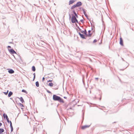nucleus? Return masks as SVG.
<instances>
[{
	"label": "nucleus",
	"instance_id": "nucleus-28",
	"mask_svg": "<svg viewBox=\"0 0 134 134\" xmlns=\"http://www.w3.org/2000/svg\"><path fill=\"white\" fill-rule=\"evenodd\" d=\"M34 80L35 78V73H34Z\"/></svg>",
	"mask_w": 134,
	"mask_h": 134
},
{
	"label": "nucleus",
	"instance_id": "nucleus-19",
	"mask_svg": "<svg viewBox=\"0 0 134 134\" xmlns=\"http://www.w3.org/2000/svg\"><path fill=\"white\" fill-rule=\"evenodd\" d=\"M77 7V6H76V4H75V5H74L72 7V8H75V7Z\"/></svg>",
	"mask_w": 134,
	"mask_h": 134
},
{
	"label": "nucleus",
	"instance_id": "nucleus-12",
	"mask_svg": "<svg viewBox=\"0 0 134 134\" xmlns=\"http://www.w3.org/2000/svg\"><path fill=\"white\" fill-rule=\"evenodd\" d=\"M23 119H28V117L27 115H24V116H23Z\"/></svg>",
	"mask_w": 134,
	"mask_h": 134
},
{
	"label": "nucleus",
	"instance_id": "nucleus-13",
	"mask_svg": "<svg viewBox=\"0 0 134 134\" xmlns=\"http://www.w3.org/2000/svg\"><path fill=\"white\" fill-rule=\"evenodd\" d=\"M79 35L82 38H85L84 36L83 35L81 34L80 33H79Z\"/></svg>",
	"mask_w": 134,
	"mask_h": 134
},
{
	"label": "nucleus",
	"instance_id": "nucleus-5",
	"mask_svg": "<svg viewBox=\"0 0 134 134\" xmlns=\"http://www.w3.org/2000/svg\"><path fill=\"white\" fill-rule=\"evenodd\" d=\"M90 126L88 125H84L81 126V129L82 130H85V129L89 127Z\"/></svg>",
	"mask_w": 134,
	"mask_h": 134
},
{
	"label": "nucleus",
	"instance_id": "nucleus-29",
	"mask_svg": "<svg viewBox=\"0 0 134 134\" xmlns=\"http://www.w3.org/2000/svg\"><path fill=\"white\" fill-rule=\"evenodd\" d=\"M45 79V78L43 77L42 78V81H43Z\"/></svg>",
	"mask_w": 134,
	"mask_h": 134
},
{
	"label": "nucleus",
	"instance_id": "nucleus-27",
	"mask_svg": "<svg viewBox=\"0 0 134 134\" xmlns=\"http://www.w3.org/2000/svg\"><path fill=\"white\" fill-rule=\"evenodd\" d=\"M5 117H6V119H8V116H7V115H6Z\"/></svg>",
	"mask_w": 134,
	"mask_h": 134
},
{
	"label": "nucleus",
	"instance_id": "nucleus-33",
	"mask_svg": "<svg viewBox=\"0 0 134 134\" xmlns=\"http://www.w3.org/2000/svg\"><path fill=\"white\" fill-rule=\"evenodd\" d=\"M2 125V123H1V122H0V126H1Z\"/></svg>",
	"mask_w": 134,
	"mask_h": 134
},
{
	"label": "nucleus",
	"instance_id": "nucleus-35",
	"mask_svg": "<svg viewBox=\"0 0 134 134\" xmlns=\"http://www.w3.org/2000/svg\"><path fill=\"white\" fill-rule=\"evenodd\" d=\"M3 116H4V117H5L4 116V115H3Z\"/></svg>",
	"mask_w": 134,
	"mask_h": 134
},
{
	"label": "nucleus",
	"instance_id": "nucleus-25",
	"mask_svg": "<svg viewBox=\"0 0 134 134\" xmlns=\"http://www.w3.org/2000/svg\"><path fill=\"white\" fill-rule=\"evenodd\" d=\"M11 127V132H12L13 131V127Z\"/></svg>",
	"mask_w": 134,
	"mask_h": 134
},
{
	"label": "nucleus",
	"instance_id": "nucleus-2",
	"mask_svg": "<svg viewBox=\"0 0 134 134\" xmlns=\"http://www.w3.org/2000/svg\"><path fill=\"white\" fill-rule=\"evenodd\" d=\"M71 21L72 23H78L77 20L76 19L74 15H72V17L71 18Z\"/></svg>",
	"mask_w": 134,
	"mask_h": 134
},
{
	"label": "nucleus",
	"instance_id": "nucleus-11",
	"mask_svg": "<svg viewBox=\"0 0 134 134\" xmlns=\"http://www.w3.org/2000/svg\"><path fill=\"white\" fill-rule=\"evenodd\" d=\"M13 93L12 92L10 91L8 94V96L9 97H10L12 94Z\"/></svg>",
	"mask_w": 134,
	"mask_h": 134
},
{
	"label": "nucleus",
	"instance_id": "nucleus-1",
	"mask_svg": "<svg viewBox=\"0 0 134 134\" xmlns=\"http://www.w3.org/2000/svg\"><path fill=\"white\" fill-rule=\"evenodd\" d=\"M53 99L54 100H57L60 102L64 103V101L60 97L55 95H54L53 96Z\"/></svg>",
	"mask_w": 134,
	"mask_h": 134
},
{
	"label": "nucleus",
	"instance_id": "nucleus-15",
	"mask_svg": "<svg viewBox=\"0 0 134 134\" xmlns=\"http://www.w3.org/2000/svg\"><path fill=\"white\" fill-rule=\"evenodd\" d=\"M36 86L37 87H38L39 86V84L38 82L37 81L35 83Z\"/></svg>",
	"mask_w": 134,
	"mask_h": 134
},
{
	"label": "nucleus",
	"instance_id": "nucleus-6",
	"mask_svg": "<svg viewBox=\"0 0 134 134\" xmlns=\"http://www.w3.org/2000/svg\"><path fill=\"white\" fill-rule=\"evenodd\" d=\"M120 44L122 46H123V40L121 37H120Z\"/></svg>",
	"mask_w": 134,
	"mask_h": 134
},
{
	"label": "nucleus",
	"instance_id": "nucleus-14",
	"mask_svg": "<svg viewBox=\"0 0 134 134\" xmlns=\"http://www.w3.org/2000/svg\"><path fill=\"white\" fill-rule=\"evenodd\" d=\"M20 99V101L22 103H23L24 102V101L22 97H21Z\"/></svg>",
	"mask_w": 134,
	"mask_h": 134
},
{
	"label": "nucleus",
	"instance_id": "nucleus-21",
	"mask_svg": "<svg viewBox=\"0 0 134 134\" xmlns=\"http://www.w3.org/2000/svg\"><path fill=\"white\" fill-rule=\"evenodd\" d=\"M74 14H75V16L76 17H77V14H76V13L75 12V11H74Z\"/></svg>",
	"mask_w": 134,
	"mask_h": 134
},
{
	"label": "nucleus",
	"instance_id": "nucleus-10",
	"mask_svg": "<svg viewBox=\"0 0 134 134\" xmlns=\"http://www.w3.org/2000/svg\"><path fill=\"white\" fill-rule=\"evenodd\" d=\"M8 72L10 74H12L14 72V71L12 69L8 70Z\"/></svg>",
	"mask_w": 134,
	"mask_h": 134
},
{
	"label": "nucleus",
	"instance_id": "nucleus-17",
	"mask_svg": "<svg viewBox=\"0 0 134 134\" xmlns=\"http://www.w3.org/2000/svg\"><path fill=\"white\" fill-rule=\"evenodd\" d=\"M4 130L3 129H0V133H2L4 132Z\"/></svg>",
	"mask_w": 134,
	"mask_h": 134
},
{
	"label": "nucleus",
	"instance_id": "nucleus-31",
	"mask_svg": "<svg viewBox=\"0 0 134 134\" xmlns=\"http://www.w3.org/2000/svg\"><path fill=\"white\" fill-rule=\"evenodd\" d=\"M8 48H11V47L10 46H8Z\"/></svg>",
	"mask_w": 134,
	"mask_h": 134
},
{
	"label": "nucleus",
	"instance_id": "nucleus-36",
	"mask_svg": "<svg viewBox=\"0 0 134 134\" xmlns=\"http://www.w3.org/2000/svg\"><path fill=\"white\" fill-rule=\"evenodd\" d=\"M0 134H1V133H0Z\"/></svg>",
	"mask_w": 134,
	"mask_h": 134
},
{
	"label": "nucleus",
	"instance_id": "nucleus-30",
	"mask_svg": "<svg viewBox=\"0 0 134 134\" xmlns=\"http://www.w3.org/2000/svg\"><path fill=\"white\" fill-rule=\"evenodd\" d=\"M7 121L8 122H9L10 121H9V119L8 118V119H7Z\"/></svg>",
	"mask_w": 134,
	"mask_h": 134
},
{
	"label": "nucleus",
	"instance_id": "nucleus-26",
	"mask_svg": "<svg viewBox=\"0 0 134 134\" xmlns=\"http://www.w3.org/2000/svg\"><path fill=\"white\" fill-rule=\"evenodd\" d=\"M22 91L23 92H25L26 91L24 90H23Z\"/></svg>",
	"mask_w": 134,
	"mask_h": 134
},
{
	"label": "nucleus",
	"instance_id": "nucleus-23",
	"mask_svg": "<svg viewBox=\"0 0 134 134\" xmlns=\"http://www.w3.org/2000/svg\"><path fill=\"white\" fill-rule=\"evenodd\" d=\"M46 91H47V92L48 93H51V92H50V91H49V90H46Z\"/></svg>",
	"mask_w": 134,
	"mask_h": 134
},
{
	"label": "nucleus",
	"instance_id": "nucleus-4",
	"mask_svg": "<svg viewBox=\"0 0 134 134\" xmlns=\"http://www.w3.org/2000/svg\"><path fill=\"white\" fill-rule=\"evenodd\" d=\"M8 50L10 53L12 54H16V52L13 49H11Z\"/></svg>",
	"mask_w": 134,
	"mask_h": 134
},
{
	"label": "nucleus",
	"instance_id": "nucleus-3",
	"mask_svg": "<svg viewBox=\"0 0 134 134\" xmlns=\"http://www.w3.org/2000/svg\"><path fill=\"white\" fill-rule=\"evenodd\" d=\"M83 33L84 34L86 35L87 36H91V35L92 34H91V30H89L88 31V34H86V30H85L84 31H83Z\"/></svg>",
	"mask_w": 134,
	"mask_h": 134
},
{
	"label": "nucleus",
	"instance_id": "nucleus-22",
	"mask_svg": "<svg viewBox=\"0 0 134 134\" xmlns=\"http://www.w3.org/2000/svg\"><path fill=\"white\" fill-rule=\"evenodd\" d=\"M97 41V40L96 39H95L93 41V42L94 43H95Z\"/></svg>",
	"mask_w": 134,
	"mask_h": 134
},
{
	"label": "nucleus",
	"instance_id": "nucleus-20",
	"mask_svg": "<svg viewBox=\"0 0 134 134\" xmlns=\"http://www.w3.org/2000/svg\"><path fill=\"white\" fill-rule=\"evenodd\" d=\"M8 92V90L6 92H4V93L5 94V95H7Z\"/></svg>",
	"mask_w": 134,
	"mask_h": 134
},
{
	"label": "nucleus",
	"instance_id": "nucleus-7",
	"mask_svg": "<svg viewBox=\"0 0 134 134\" xmlns=\"http://www.w3.org/2000/svg\"><path fill=\"white\" fill-rule=\"evenodd\" d=\"M82 4V3L81 2H79L77 3L76 4V6L78 7H79L80 5H81Z\"/></svg>",
	"mask_w": 134,
	"mask_h": 134
},
{
	"label": "nucleus",
	"instance_id": "nucleus-34",
	"mask_svg": "<svg viewBox=\"0 0 134 134\" xmlns=\"http://www.w3.org/2000/svg\"><path fill=\"white\" fill-rule=\"evenodd\" d=\"M96 79H97V80L98 79V78H96Z\"/></svg>",
	"mask_w": 134,
	"mask_h": 134
},
{
	"label": "nucleus",
	"instance_id": "nucleus-24",
	"mask_svg": "<svg viewBox=\"0 0 134 134\" xmlns=\"http://www.w3.org/2000/svg\"><path fill=\"white\" fill-rule=\"evenodd\" d=\"M10 127H12L13 126L12 125V122L11 121H10Z\"/></svg>",
	"mask_w": 134,
	"mask_h": 134
},
{
	"label": "nucleus",
	"instance_id": "nucleus-9",
	"mask_svg": "<svg viewBox=\"0 0 134 134\" xmlns=\"http://www.w3.org/2000/svg\"><path fill=\"white\" fill-rule=\"evenodd\" d=\"M18 105L22 109H23V107H24V106L23 104H22L21 103H20L18 104Z\"/></svg>",
	"mask_w": 134,
	"mask_h": 134
},
{
	"label": "nucleus",
	"instance_id": "nucleus-32",
	"mask_svg": "<svg viewBox=\"0 0 134 134\" xmlns=\"http://www.w3.org/2000/svg\"><path fill=\"white\" fill-rule=\"evenodd\" d=\"M52 81V80H49V81H48V82H51V81Z\"/></svg>",
	"mask_w": 134,
	"mask_h": 134
},
{
	"label": "nucleus",
	"instance_id": "nucleus-18",
	"mask_svg": "<svg viewBox=\"0 0 134 134\" xmlns=\"http://www.w3.org/2000/svg\"><path fill=\"white\" fill-rule=\"evenodd\" d=\"M53 83H49V86H50L51 87H52L53 86Z\"/></svg>",
	"mask_w": 134,
	"mask_h": 134
},
{
	"label": "nucleus",
	"instance_id": "nucleus-8",
	"mask_svg": "<svg viewBox=\"0 0 134 134\" xmlns=\"http://www.w3.org/2000/svg\"><path fill=\"white\" fill-rule=\"evenodd\" d=\"M76 0H70L69 1V5L71 4L74 3Z\"/></svg>",
	"mask_w": 134,
	"mask_h": 134
},
{
	"label": "nucleus",
	"instance_id": "nucleus-16",
	"mask_svg": "<svg viewBox=\"0 0 134 134\" xmlns=\"http://www.w3.org/2000/svg\"><path fill=\"white\" fill-rule=\"evenodd\" d=\"M32 70L34 71H35V68L34 66H33L32 67Z\"/></svg>",
	"mask_w": 134,
	"mask_h": 134
}]
</instances>
